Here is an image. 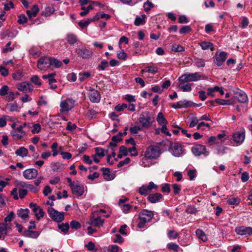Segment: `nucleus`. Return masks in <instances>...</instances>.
<instances>
[{"label":"nucleus","mask_w":252,"mask_h":252,"mask_svg":"<svg viewBox=\"0 0 252 252\" xmlns=\"http://www.w3.org/2000/svg\"><path fill=\"white\" fill-rule=\"evenodd\" d=\"M194 63L195 65L198 67H204L205 65V62L201 59L196 58L194 60Z\"/></svg>","instance_id":"5fc2aeb1"},{"label":"nucleus","mask_w":252,"mask_h":252,"mask_svg":"<svg viewBox=\"0 0 252 252\" xmlns=\"http://www.w3.org/2000/svg\"><path fill=\"white\" fill-rule=\"evenodd\" d=\"M192 102L186 99L180 100L172 105V107L174 109H180L182 108H187L190 106Z\"/></svg>","instance_id":"5701e85b"},{"label":"nucleus","mask_w":252,"mask_h":252,"mask_svg":"<svg viewBox=\"0 0 252 252\" xmlns=\"http://www.w3.org/2000/svg\"><path fill=\"white\" fill-rule=\"evenodd\" d=\"M161 153L159 147L155 145L149 146L145 152V156L149 159H156L158 158Z\"/></svg>","instance_id":"7ed1b4c3"},{"label":"nucleus","mask_w":252,"mask_h":252,"mask_svg":"<svg viewBox=\"0 0 252 252\" xmlns=\"http://www.w3.org/2000/svg\"><path fill=\"white\" fill-rule=\"evenodd\" d=\"M66 40L69 44L72 45L76 42L77 38L75 35L69 34L67 35Z\"/></svg>","instance_id":"de8ad7c7"},{"label":"nucleus","mask_w":252,"mask_h":252,"mask_svg":"<svg viewBox=\"0 0 252 252\" xmlns=\"http://www.w3.org/2000/svg\"><path fill=\"white\" fill-rule=\"evenodd\" d=\"M18 23L19 24H24L27 22L28 19L24 14L19 15L18 16Z\"/></svg>","instance_id":"4d7b16f0"},{"label":"nucleus","mask_w":252,"mask_h":252,"mask_svg":"<svg viewBox=\"0 0 252 252\" xmlns=\"http://www.w3.org/2000/svg\"><path fill=\"white\" fill-rule=\"evenodd\" d=\"M56 75L55 73H49L47 75H44L42 76V78L44 79H47L49 81V85L50 86L51 88L54 89L57 88V86L56 85H53V83H56L57 82L56 80L54 78Z\"/></svg>","instance_id":"393cba45"},{"label":"nucleus","mask_w":252,"mask_h":252,"mask_svg":"<svg viewBox=\"0 0 252 252\" xmlns=\"http://www.w3.org/2000/svg\"><path fill=\"white\" fill-rule=\"evenodd\" d=\"M226 58V54L224 52L216 53L214 57V62L218 66H221Z\"/></svg>","instance_id":"dca6fc26"},{"label":"nucleus","mask_w":252,"mask_h":252,"mask_svg":"<svg viewBox=\"0 0 252 252\" xmlns=\"http://www.w3.org/2000/svg\"><path fill=\"white\" fill-rule=\"evenodd\" d=\"M216 102L218 104L222 105H232L234 103V102L231 101L230 100H225L222 99H216Z\"/></svg>","instance_id":"09e8293b"},{"label":"nucleus","mask_w":252,"mask_h":252,"mask_svg":"<svg viewBox=\"0 0 252 252\" xmlns=\"http://www.w3.org/2000/svg\"><path fill=\"white\" fill-rule=\"evenodd\" d=\"M157 121L158 123L160 125L167 124V123L166 120L164 118L162 113L161 112L158 114Z\"/></svg>","instance_id":"c03bdc74"},{"label":"nucleus","mask_w":252,"mask_h":252,"mask_svg":"<svg viewBox=\"0 0 252 252\" xmlns=\"http://www.w3.org/2000/svg\"><path fill=\"white\" fill-rule=\"evenodd\" d=\"M154 216L152 211L147 210H144L139 213V221L137 223V227L139 228L144 227L145 224L150 221Z\"/></svg>","instance_id":"f257e3e1"},{"label":"nucleus","mask_w":252,"mask_h":252,"mask_svg":"<svg viewBox=\"0 0 252 252\" xmlns=\"http://www.w3.org/2000/svg\"><path fill=\"white\" fill-rule=\"evenodd\" d=\"M181 80H185L188 82H195L204 79L203 76L198 72L193 73H186L180 76Z\"/></svg>","instance_id":"0eeeda50"},{"label":"nucleus","mask_w":252,"mask_h":252,"mask_svg":"<svg viewBox=\"0 0 252 252\" xmlns=\"http://www.w3.org/2000/svg\"><path fill=\"white\" fill-rule=\"evenodd\" d=\"M171 50L176 52H183L185 50L184 48L179 44H173L172 46Z\"/></svg>","instance_id":"8fccbe9b"},{"label":"nucleus","mask_w":252,"mask_h":252,"mask_svg":"<svg viewBox=\"0 0 252 252\" xmlns=\"http://www.w3.org/2000/svg\"><path fill=\"white\" fill-rule=\"evenodd\" d=\"M100 18L108 20L110 18V16L107 14L99 12L93 16V20H94V21L98 20Z\"/></svg>","instance_id":"a19ab883"},{"label":"nucleus","mask_w":252,"mask_h":252,"mask_svg":"<svg viewBox=\"0 0 252 252\" xmlns=\"http://www.w3.org/2000/svg\"><path fill=\"white\" fill-rule=\"evenodd\" d=\"M158 186L153 182H150L148 185H143L138 189V192L141 195L146 196L152 192V190H157Z\"/></svg>","instance_id":"20e7f679"},{"label":"nucleus","mask_w":252,"mask_h":252,"mask_svg":"<svg viewBox=\"0 0 252 252\" xmlns=\"http://www.w3.org/2000/svg\"><path fill=\"white\" fill-rule=\"evenodd\" d=\"M11 223L2 222L0 223V232L4 235L6 236L7 234V230L10 229L11 227Z\"/></svg>","instance_id":"2f4dec72"},{"label":"nucleus","mask_w":252,"mask_h":252,"mask_svg":"<svg viewBox=\"0 0 252 252\" xmlns=\"http://www.w3.org/2000/svg\"><path fill=\"white\" fill-rule=\"evenodd\" d=\"M219 143H220V141L217 139V137L216 136H212L208 139L207 144L210 145Z\"/></svg>","instance_id":"3c124183"},{"label":"nucleus","mask_w":252,"mask_h":252,"mask_svg":"<svg viewBox=\"0 0 252 252\" xmlns=\"http://www.w3.org/2000/svg\"><path fill=\"white\" fill-rule=\"evenodd\" d=\"M226 148L223 146H218L217 148V153L219 155H222L225 153V150Z\"/></svg>","instance_id":"0e129e2a"},{"label":"nucleus","mask_w":252,"mask_h":252,"mask_svg":"<svg viewBox=\"0 0 252 252\" xmlns=\"http://www.w3.org/2000/svg\"><path fill=\"white\" fill-rule=\"evenodd\" d=\"M158 67L153 65H148L145 67L143 69L141 70V72L143 73L144 72L151 73L153 74H155L158 72Z\"/></svg>","instance_id":"c756f323"},{"label":"nucleus","mask_w":252,"mask_h":252,"mask_svg":"<svg viewBox=\"0 0 252 252\" xmlns=\"http://www.w3.org/2000/svg\"><path fill=\"white\" fill-rule=\"evenodd\" d=\"M55 8L53 5H50L47 6L44 11H42V14L46 17L51 16L54 13Z\"/></svg>","instance_id":"72a5a7b5"},{"label":"nucleus","mask_w":252,"mask_h":252,"mask_svg":"<svg viewBox=\"0 0 252 252\" xmlns=\"http://www.w3.org/2000/svg\"><path fill=\"white\" fill-rule=\"evenodd\" d=\"M6 108L11 112H18L20 109L18 104L16 102L10 103L6 105Z\"/></svg>","instance_id":"e433bc0d"},{"label":"nucleus","mask_w":252,"mask_h":252,"mask_svg":"<svg viewBox=\"0 0 252 252\" xmlns=\"http://www.w3.org/2000/svg\"><path fill=\"white\" fill-rule=\"evenodd\" d=\"M179 84L178 87L183 92H189L191 91V84L185 80H181V77H179L178 79Z\"/></svg>","instance_id":"b1692460"},{"label":"nucleus","mask_w":252,"mask_h":252,"mask_svg":"<svg viewBox=\"0 0 252 252\" xmlns=\"http://www.w3.org/2000/svg\"><path fill=\"white\" fill-rule=\"evenodd\" d=\"M29 206L32 209L37 220H39L44 217V212L41 208L33 203H31Z\"/></svg>","instance_id":"ddd939ff"},{"label":"nucleus","mask_w":252,"mask_h":252,"mask_svg":"<svg viewBox=\"0 0 252 252\" xmlns=\"http://www.w3.org/2000/svg\"><path fill=\"white\" fill-rule=\"evenodd\" d=\"M189 127L192 128L198 125L199 120L196 117H192L189 119Z\"/></svg>","instance_id":"603ef678"},{"label":"nucleus","mask_w":252,"mask_h":252,"mask_svg":"<svg viewBox=\"0 0 252 252\" xmlns=\"http://www.w3.org/2000/svg\"><path fill=\"white\" fill-rule=\"evenodd\" d=\"M94 21L93 20V17L90 18L85 21H80L78 22V25L82 28L83 29L85 27H87L92 22Z\"/></svg>","instance_id":"37998d69"},{"label":"nucleus","mask_w":252,"mask_h":252,"mask_svg":"<svg viewBox=\"0 0 252 252\" xmlns=\"http://www.w3.org/2000/svg\"><path fill=\"white\" fill-rule=\"evenodd\" d=\"M101 170L103 172L104 178L106 180L111 181L114 179V178H115L114 174L111 173L110 171L109 168H106L103 167L101 169Z\"/></svg>","instance_id":"c85d7f7f"},{"label":"nucleus","mask_w":252,"mask_h":252,"mask_svg":"<svg viewBox=\"0 0 252 252\" xmlns=\"http://www.w3.org/2000/svg\"><path fill=\"white\" fill-rule=\"evenodd\" d=\"M167 248L174 252H177L178 249L179 248V246L173 243H170L167 245Z\"/></svg>","instance_id":"680f3d73"},{"label":"nucleus","mask_w":252,"mask_h":252,"mask_svg":"<svg viewBox=\"0 0 252 252\" xmlns=\"http://www.w3.org/2000/svg\"><path fill=\"white\" fill-rule=\"evenodd\" d=\"M51 66L50 58L43 56L37 63V67L41 70H46Z\"/></svg>","instance_id":"6e6552de"},{"label":"nucleus","mask_w":252,"mask_h":252,"mask_svg":"<svg viewBox=\"0 0 252 252\" xmlns=\"http://www.w3.org/2000/svg\"><path fill=\"white\" fill-rule=\"evenodd\" d=\"M153 7L154 4L149 0H147L143 5L144 9L146 12L149 11Z\"/></svg>","instance_id":"6e6d98bb"},{"label":"nucleus","mask_w":252,"mask_h":252,"mask_svg":"<svg viewBox=\"0 0 252 252\" xmlns=\"http://www.w3.org/2000/svg\"><path fill=\"white\" fill-rule=\"evenodd\" d=\"M245 139V130L234 132L232 135V140L236 146L241 145Z\"/></svg>","instance_id":"9d476101"},{"label":"nucleus","mask_w":252,"mask_h":252,"mask_svg":"<svg viewBox=\"0 0 252 252\" xmlns=\"http://www.w3.org/2000/svg\"><path fill=\"white\" fill-rule=\"evenodd\" d=\"M15 216L14 213L13 212H10L8 215L4 219V222L10 223L11 220L14 219Z\"/></svg>","instance_id":"bf43d9fd"},{"label":"nucleus","mask_w":252,"mask_h":252,"mask_svg":"<svg viewBox=\"0 0 252 252\" xmlns=\"http://www.w3.org/2000/svg\"><path fill=\"white\" fill-rule=\"evenodd\" d=\"M196 235L198 239L201 240L204 242H206L208 240L207 235L201 229H197Z\"/></svg>","instance_id":"c9c22d12"},{"label":"nucleus","mask_w":252,"mask_h":252,"mask_svg":"<svg viewBox=\"0 0 252 252\" xmlns=\"http://www.w3.org/2000/svg\"><path fill=\"white\" fill-rule=\"evenodd\" d=\"M30 211L28 209H21L18 211L17 213L18 217L25 220L29 218Z\"/></svg>","instance_id":"f704fd0d"},{"label":"nucleus","mask_w":252,"mask_h":252,"mask_svg":"<svg viewBox=\"0 0 252 252\" xmlns=\"http://www.w3.org/2000/svg\"><path fill=\"white\" fill-rule=\"evenodd\" d=\"M201 48L205 50L210 49L212 51L213 50V45L211 42L203 41L199 43Z\"/></svg>","instance_id":"79ce46f5"},{"label":"nucleus","mask_w":252,"mask_h":252,"mask_svg":"<svg viewBox=\"0 0 252 252\" xmlns=\"http://www.w3.org/2000/svg\"><path fill=\"white\" fill-rule=\"evenodd\" d=\"M17 89L24 93L32 91L33 90V86L29 82H23L17 85Z\"/></svg>","instance_id":"4468645a"},{"label":"nucleus","mask_w":252,"mask_h":252,"mask_svg":"<svg viewBox=\"0 0 252 252\" xmlns=\"http://www.w3.org/2000/svg\"><path fill=\"white\" fill-rule=\"evenodd\" d=\"M0 73L3 77L7 76L9 74L8 69L4 66L0 65Z\"/></svg>","instance_id":"69168bd1"},{"label":"nucleus","mask_w":252,"mask_h":252,"mask_svg":"<svg viewBox=\"0 0 252 252\" xmlns=\"http://www.w3.org/2000/svg\"><path fill=\"white\" fill-rule=\"evenodd\" d=\"M104 221V220L102 219L100 217H97L95 218L93 216L90 218L89 221L88 222V223L93 226L100 227L103 226Z\"/></svg>","instance_id":"4be33fe9"},{"label":"nucleus","mask_w":252,"mask_h":252,"mask_svg":"<svg viewBox=\"0 0 252 252\" xmlns=\"http://www.w3.org/2000/svg\"><path fill=\"white\" fill-rule=\"evenodd\" d=\"M88 97L90 101L93 103H98L100 100V95L99 92L94 89L90 90Z\"/></svg>","instance_id":"6ab92c4d"},{"label":"nucleus","mask_w":252,"mask_h":252,"mask_svg":"<svg viewBox=\"0 0 252 252\" xmlns=\"http://www.w3.org/2000/svg\"><path fill=\"white\" fill-rule=\"evenodd\" d=\"M58 227H59V229H61L62 232H64V233L67 232L69 229V224L67 223H63L61 224H59Z\"/></svg>","instance_id":"13d9d810"},{"label":"nucleus","mask_w":252,"mask_h":252,"mask_svg":"<svg viewBox=\"0 0 252 252\" xmlns=\"http://www.w3.org/2000/svg\"><path fill=\"white\" fill-rule=\"evenodd\" d=\"M154 118L149 113H142L140 118L139 122L143 127H149L152 124Z\"/></svg>","instance_id":"423d86ee"},{"label":"nucleus","mask_w":252,"mask_h":252,"mask_svg":"<svg viewBox=\"0 0 252 252\" xmlns=\"http://www.w3.org/2000/svg\"><path fill=\"white\" fill-rule=\"evenodd\" d=\"M76 52L83 59L90 58L93 54L91 51L86 48L77 49L76 50Z\"/></svg>","instance_id":"a878e982"},{"label":"nucleus","mask_w":252,"mask_h":252,"mask_svg":"<svg viewBox=\"0 0 252 252\" xmlns=\"http://www.w3.org/2000/svg\"><path fill=\"white\" fill-rule=\"evenodd\" d=\"M191 152L195 156L203 155L204 157H207L210 153L206 146L201 144H197L193 146L191 148Z\"/></svg>","instance_id":"39448f33"},{"label":"nucleus","mask_w":252,"mask_h":252,"mask_svg":"<svg viewBox=\"0 0 252 252\" xmlns=\"http://www.w3.org/2000/svg\"><path fill=\"white\" fill-rule=\"evenodd\" d=\"M38 175V171L34 168H29L23 172V176L28 180L35 178Z\"/></svg>","instance_id":"a211bd4d"},{"label":"nucleus","mask_w":252,"mask_h":252,"mask_svg":"<svg viewBox=\"0 0 252 252\" xmlns=\"http://www.w3.org/2000/svg\"><path fill=\"white\" fill-rule=\"evenodd\" d=\"M23 126H20L17 128L11 131V134L14 139H20L25 135L26 132L23 130Z\"/></svg>","instance_id":"2eb2a0df"},{"label":"nucleus","mask_w":252,"mask_h":252,"mask_svg":"<svg viewBox=\"0 0 252 252\" xmlns=\"http://www.w3.org/2000/svg\"><path fill=\"white\" fill-rule=\"evenodd\" d=\"M127 200V199H120L119 201V205L121 206L123 212L124 213H128L129 211L131 208V206L127 204H125L124 202Z\"/></svg>","instance_id":"7c9ffc66"},{"label":"nucleus","mask_w":252,"mask_h":252,"mask_svg":"<svg viewBox=\"0 0 252 252\" xmlns=\"http://www.w3.org/2000/svg\"><path fill=\"white\" fill-rule=\"evenodd\" d=\"M95 155L100 158H102L105 156L104 151L101 148L96 147L95 148Z\"/></svg>","instance_id":"052dcab7"},{"label":"nucleus","mask_w":252,"mask_h":252,"mask_svg":"<svg viewBox=\"0 0 252 252\" xmlns=\"http://www.w3.org/2000/svg\"><path fill=\"white\" fill-rule=\"evenodd\" d=\"M91 74L89 72H80L79 74V80L80 82H83L86 79L89 78Z\"/></svg>","instance_id":"a18cd8bd"},{"label":"nucleus","mask_w":252,"mask_h":252,"mask_svg":"<svg viewBox=\"0 0 252 252\" xmlns=\"http://www.w3.org/2000/svg\"><path fill=\"white\" fill-rule=\"evenodd\" d=\"M146 15H142L141 16H137L134 21V24L136 26H140L145 23Z\"/></svg>","instance_id":"4c0bfd02"},{"label":"nucleus","mask_w":252,"mask_h":252,"mask_svg":"<svg viewBox=\"0 0 252 252\" xmlns=\"http://www.w3.org/2000/svg\"><path fill=\"white\" fill-rule=\"evenodd\" d=\"M127 107V105L126 104L123 103L122 104H118L116 105L115 107V109L116 111L118 112H121L123 111Z\"/></svg>","instance_id":"338daca9"},{"label":"nucleus","mask_w":252,"mask_h":252,"mask_svg":"<svg viewBox=\"0 0 252 252\" xmlns=\"http://www.w3.org/2000/svg\"><path fill=\"white\" fill-rule=\"evenodd\" d=\"M234 98L241 103H245L248 101L247 95L242 91L235 92L234 93Z\"/></svg>","instance_id":"aec40b11"},{"label":"nucleus","mask_w":252,"mask_h":252,"mask_svg":"<svg viewBox=\"0 0 252 252\" xmlns=\"http://www.w3.org/2000/svg\"><path fill=\"white\" fill-rule=\"evenodd\" d=\"M75 100L71 98H62L60 102V112L62 114H67L74 106Z\"/></svg>","instance_id":"f03ea898"},{"label":"nucleus","mask_w":252,"mask_h":252,"mask_svg":"<svg viewBox=\"0 0 252 252\" xmlns=\"http://www.w3.org/2000/svg\"><path fill=\"white\" fill-rule=\"evenodd\" d=\"M149 159H150L149 158L144 156V157L142 158L140 162V165L144 167H150L153 164V163L152 161H150Z\"/></svg>","instance_id":"58836bf2"},{"label":"nucleus","mask_w":252,"mask_h":252,"mask_svg":"<svg viewBox=\"0 0 252 252\" xmlns=\"http://www.w3.org/2000/svg\"><path fill=\"white\" fill-rule=\"evenodd\" d=\"M39 11V9L37 4H34L31 10H28L26 11L27 14L28 15L29 18L30 19L32 17H34L36 16L38 12Z\"/></svg>","instance_id":"cd10ccee"},{"label":"nucleus","mask_w":252,"mask_h":252,"mask_svg":"<svg viewBox=\"0 0 252 252\" xmlns=\"http://www.w3.org/2000/svg\"><path fill=\"white\" fill-rule=\"evenodd\" d=\"M31 81L38 86H40L41 84L39 77L37 75L32 76L31 78Z\"/></svg>","instance_id":"e2e57ef3"},{"label":"nucleus","mask_w":252,"mask_h":252,"mask_svg":"<svg viewBox=\"0 0 252 252\" xmlns=\"http://www.w3.org/2000/svg\"><path fill=\"white\" fill-rule=\"evenodd\" d=\"M191 29L189 26H183L180 30V33L181 34L187 33L191 31Z\"/></svg>","instance_id":"774afa93"},{"label":"nucleus","mask_w":252,"mask_h":252,"mask_svg":"<svg viewBox=\"0 0 252 252\" xmlns=\"http://www.w3.org/2000/svg\"><path fill=\"white\" fill-rule=\"evenodd\" d=\"M11 45V42L10 41L8 42L5 45V47L2 49V52L3 53H7L8 52H11L13 51L15 48L14 45L10 46Z\"/></svg>","instance_id":"49530a36"},{"label":"nucleus","mask_w":252,"mask_h":252,"mask_svg":"<svg viewBox=\"0 0 252 252\" xmlns=\"http://www.w3.org/2000/svg\"><path fill=\"white\" fill-rule=\"evenodd\" d=\"M51 66H53L55 68H59L62 66L63 63L62 62L58 59L51 57Z\"/></svg>","instance_id":"ea45409f"},{"label":"nucleus","mask_w":252,"mask_h":252,"mask_svg":"<svg viewBox=\"0 0 252 252\" xmlns=\"http://www.w3.org/2000/svg\"><path fill=\"white\" fill-rule=\"evenodd\" d=\"M162 195L158 192L150 194L147 198L148 200L151 203H156L163 200Z\"/></svg>","instance_id":"412c9836"},{"label":"nucleus","mask_w":252,"mask_h":252,"mask_svg":"<svg viewBox=\"0 0 252 252\" xmlns=\"http://www.w3.org/2000/svg\"><path fill=\"white\" fill-rule=\"evenodd\" d=\"M170 149L172 155L175 157H179L184 154V150L179 143L173 144Z\"/></svg>","instance_id":"9b49d317"},{"label":"nucleus","mask_w":252,"mask_h":252,"mask_svg":"<svg viewBox=\"0 0 252 252\" xmlns=\"http://www.w3.org/2000/svg\"><path fill=\"white\" fill-rule=\"evenodd\" d=\"M236 233L240 235H250L252 234V227L244 226H238L235 228Z\"/></svg>","instance_id":"f3484780"},{"label":"nucleus","mask_w":252,"mask_h":252,"mask_svg":"<svg viewBox=\"0 0 252 252\" xmlns=\"http://www.w3.org/2000/svg\"><path fill=\"white\" fill-rule=\"evenodd\" d=\"M141 130V127L139 126H134L129 128L131 134H136Z\"/></svg>","instance_id":"864d4df0"},{"label":"nucleus","mask_w":252,"mask_h":252,"mask_svg":"<svg viewBox=\"0 0 252 252\" xmlns=\"http://www.w3.org/2000/svg\"><path fill=\"white\" fill-rule=\"evenodd\" d=\"M50 217L56 222H61L64 220V213L60 212L55 210L54 208H51L48 210Z\"/></svg>","instance_id":"1a4fd4ad"},{"label":"nucleus","mask_w":252,"mask_h":252,"mask_svg":"<svg viewBox=\"0 0 252 252\" xmlns=\"http://www.w3.org/2000/svg\"><path fill=\"white\" fill-rule=\"evenodd\" d=\"M28 149L24 147H21L15 151V154L22 158L28 156Z\"/></svg>","instance_id":"473e14b6"},{"label":"nucleus","mask_w":252,"mask_h":252,"mask_svg":"<svg viewBox=\"0 0 252 252\" xmlns=\"http://www.w3.org/2000/svg\"><path fill=\"white\" fill-rule=\"evenodd\" d=\"M72 192L77 197L81 196L84 192V187L79 182L76 181L75 184L71 188Z\"/></svg>","instance_id":"f8f14e48"},{"label":"nucleus","mask_w":252,"mask_h":252,"mask_svg":"<svg viewBox=\"0 0 252 252\" xmlns=\"http://www.w3.org/2000/svg\"><path fill=\"white\" fill-rule=\"evenodd\" d=\"M24 236L33 239H36L38 237L40 232L37 231H32L31 229L26 230L23 232Z\"/></svg>","instance_id":"bb28decb"}]
</instances>
